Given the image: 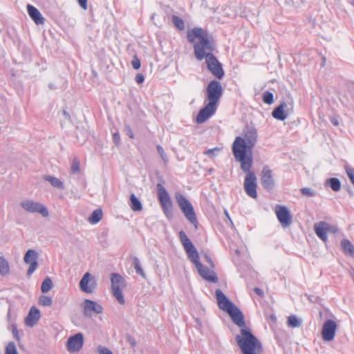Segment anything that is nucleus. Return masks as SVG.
<instances>
[{"label":"nucleus","mask_w":354,"mask_h":354,"mask_svg":"<svg viewBox=\"0 0 354 354\" xmlns=\"http://www.w3.org/2000/svg\"><path fill=\"white\" fill-rule=\"evenodd\" d=\"M257 132L255 129L246 128L243 136H236L233 142L232 150L241 170L246 173L243 182L245 193L252 198H257V177L251 171L253 165L252 150L257 142Z\"/></svg>","instance_id":"f257e3e1"},{"label":"nucleus","mask_w":354,"mask_h":354,"mask_svg":"<svg viewBox=\"0 0 354 354\" xmlns=\"http://www.w3.org/2000/svg\"><path fill=\"white\" fill-rule=\"evenodd\" d=\"M187 37L189 42L193 44L196 58L199 61L205 58L210 73L218 80H221L225 73L221 64L212 54L214 46L212 37L203 28H194L187 32Z\"/></svg>","instance_id":"f03ea898"},{"label":"nucleus","mask_w":354,"mask_h":354,"mask_svg":"<svg viewBox=\"0 0 354 354\" xmlns=\"http://www.w3.org/2000/svg\"><path fill=\"white\" fill-rule=\"evenodd\" d=\"M181 243L190 261L195 265L199 274L205 280L216 283L218 278L212 269L203 266L199 261L198 253L190 239L183 231L179 232Z\"/></svg>","instance_id":"7ed1b4c3"},{"label":"nucleus","mask_w":354,"mask_h":354,"mask_svg":"<svg viewBox=\"0 0 354 354\" xmlns=\"http://www.w3.org/2000/svg\"><path fill=\"white\" fill-rule=\"evenodd\" d=\"M215 295L218 307L227 313L235 324L239 327H245L243 315L240 310L226 297L220 289L216 290Z\"/></svg>","instance_id":"20e7f679"},{"label":"nucleus","mask_w":354,"mask_h":354,"mask_svg":"<svg viewBox=\"0 0 354 354\" xmlns=\"http://www.w3.org/2000/svg\"><path fill=\"white\" fill-rule=\"evenodd\" d=\"M236 340L243 354H260L262 351L261 344L248 329L242 328Z\"/></svg>","instance_id":"39448f33"},{"label":"nucleus","mask_w":354,"mask_h":354,"mask_svg":"<svg viewBox=\"0 0 354 354\" xmlns=\"http://www.w3.org/2000/svg\"><path fill=\"white\" fill-rule=\"evenodd\" d=\"M175 198L185 218L197 228L198 220L192 204L180 193L175 194Z\"/></svg>","instance_id":"423d86ee"},{"label":"nucleus","mask_w":354,"mask_h":354,"mask_svg":"<svg viewBox=\"0 0 354 354\" xmlns=\"http://www.w3.org/2000/svg\"><path fill=\"white\" fill-rule=\"evenodd\" d=\"M111 282L113 295L120 304L124 305L125 299L122 295V288L126 286L124 279L118 273H112Z\"/></svg>","instance_id":"0eeeda50"},{"label":"nucleus","mask_w":354,"mask_h":354,"mask_svg":"<svg viewBox=\"0 0 354 354\" xmlns=\"http://www.w3.org/2000/svg\"><path fill=\"white\" fill-rule=\"evenodd\" d=\"M206 93L208 102L218 106L219 100L223 95L221 84L216 80L211 81L206 88Z\"/></svg>","instance_id":"6e6552de"},{"label":"nucleus","mask_w":354,"mask_h":354,"mask_svg":"<svg viewBox=\"0 0 354 354\" xmlns=\"http://www.w3.org/2000/svg\"><path fill=\"white\" fill-rule=\"evenodd\" d=\"M157 191L158 200L163 212L167 218H169L172 214L173 204L171 199L165 188L160 183L157 185Z\"/></svg>","instance_id":"1a4fd4ad"},{"label":"nucleus","mask_w":354,"mask_h":354,"mask_svg":"<svg viewBox=\"0 0 354 354\" xmlns=\"http://www.w3.org/2000/svg\"><path fill=\"white\" fill-rule=\"evenodd\" d=\"M274 213L283 228H287L292 224V216L287 207L277 205L274 207Z\"/></svg>","instance_id":"9d476101"},{"label":"nucleus","mask_w":354,"mask_h":354,"mask_svg":"<svg viewBox=\"0 0 354 354\" xmlns=\"http://www.w3.org/2000/svg\"><path fill=\"white\" fill-rule=\"evenodd\" d=\"M314 230L318 237L323 241H327L328 232L335 233L337 230L336 227L330 225L324 221L315 223L314 225Z\"/></svg>","instance_id":"9b49d317"},{"label":"nucleus","mask_w":354,"mask_h":354,"mask_svg":"<svg viewBox=\"0 0 354 354\" xmlns=\"http://www.w3.org/2000/svg\"><path fill=\"white\" fill-rule=\"evenodd\" d=\"M21 207L30 213H39L44 216V205L31 199H26L20 203Z\"/></svg>","instance_id":"f8f14e48"},{"label":"nucleus","mask_w":354,"mask_h":354,"mask_svg":"<svg viewBox=\"0 0 354 354\" xmlns=\"http://www.w3.org/2000/svg\"><path fill=\"white\" fill-rule=\"evenodd\" d=\"M337 324L332 319L326 320L322 328V335L324 341H331L334 339L337 330Z\"/></svg>","instance_id":"ddd939ff"},{"label":"nucleus","mask_w":354,"mask_h":354,"mask_svg":"<svg viewBox=\"0 0 354 354\" xmlns=\"http://www.w3.org/2000/svg\"><path fill=\"white\" fill-rule=\"evenodd\" d=\"M84 344V337L81 333L70 337L66 343V348L69 352L79 351Z\"/></svg>","instance_id":"4468645a"},{"label":"nucleus","mask_w":354,"mask_h":354,"mask_svg":"<svg viewBox=\"0 0 354 354\" xmlns=\"http://www.w3.org/2000/svg\"><path fill=\"white\" fill-rule=\"evenodd\" d=\"M216 105L207 103L202 109L200 110L196 117V122L199 124L205 122L211 116H212L217 109Z\"/></svg>","instance_id":"2eb2a0df"},{"label":"nucleus","mask_w":354,"mask_h":354,"mask_svg":"<svg viewBox=\"0 0 354 354\" xmlns=\"http://www.w3.org/2000/svg\"><path fill=\"white\" fill-rule=\"evenodd\" d=\"M261 182L265 189H271L274 187L272 171L268 166L263 167L261 174Z\"/></svg>","instance_id":"dca6fc26"},{"label":"nucleus","mask_w":354,"mask_h":354,"mask_svg":"<svg viewBox=\"0 0 354 354\" xmlns=\"http://www.w3.org/2000/svg\"><path fill=\"white\" fill-rule=\"evenodd\" d=\"M37 253L33 250H29L25 254L24 260L26 263L30 264L27 272L28 275L32 274L37 268Z\"/></svg>","instance_id":"f3484780"},{"label":"nucleus","mask_w":354,"mask_h":354,"mask_svg":"<svg viewBox=\"0 0 354 354\" xmlns=\"http://www.w3.org/2000/svg\"><path fill=\"white\" fill-rule=\"evenodd\" d=\"M80 287L83 292L86 293H91L93 291L95 287V281L90 273L86 272L83 276L80 281Z\"/></svg>","instance_id":"a211bd4d"},{"label":"nucleus","mask_w":354,"mask_h":354,"mask_svg":"<svg viewBox=\"0 0 354 354\" xmlns=\"http://www.w3.org/2000/svg\"><path fill=\"white\" fill-rule=\"evenodd\" d=\"M102 310V306L96 301L89 299L84 301V313L85 315L91 316L93 313L100 314Z\"/></svg>","instance_id":"6ab92c4d"},{"label":"nucleus","mask_w":354,"mask_h":354,"mask_svg":"<svg viewBox=\"0 0 354 354\" xmlns=\"http://www.w3.org/2000/svg\"><path fill=\"white\" fill-rule=\"evenodd\" d=\"M26 8L28 15L35 24L41 25L44 23V18L38 9L30 4H28Z\"/></svg>","instance_id":"aec40b11"},{"label":"nucleus","mask_w":354,"mask_h":354,"mask_svg":"<svg viewBox=\"0 0 354 354\" xmlns=\"http://www.w3.org/2000/svg\"><path fill=\"white\" fill-rule=\"evenodd\" d=\"M40 316L39 310L36 307L32 306L25 318V324L28 326L32 327L37 324Z\"/></svg>","instance_id":"412c9836"},{"label":"nucleus","mask_w":354,"mask_h":354,"mask_svg":"<svg viewBox=\"0 0 354 354\" xmlns=\"http://www.w3.org/2000/svg\"><path fill=\"white\" fill-rule=\"evenodd\" d=\"M286 103L283 102L275 108L272 113L273 118L279 120H284L287 118V113H286Z\"/></svg>","instance_id":"4be33fe9"},{"label":"nucleus","mask_w":354,"mask_h":354,"mask_svg":"<svg viewBox=\"0 0 354 354\" xmlns=\"http://www.w3.org/2000/svg\"><path fill=\"white\" fill-rule=\"evenodd\" d=\"M341 246L346 254L354 256V246L351 241L347 239H343L341 242Z\"/></svg>","instance_id":"5701e85b"},{"label":"nucleus","mask_w":354,"mask_h":354,"mask_svg":"<svg viewBox=\"0 0 354 354\" xmlns=\"http://www.w3.org/2000/svg\"><path fill=\"white\" fill-rule=\"evenodd\" d=\"M302 321L296 315H290L287 319V325L290 328H298L301 325Z\"/></svg>","instance_id":"b1692460"},{"label":"nucleus","mask_w":354,"mask_h":354,"mask_svg":"<svg viewBox=\"0 0 354 354\" xmlns=\"http://www.w3.org/2000/svg\"><path fill=\"white\" fill-rule=\"evenodd\" d=\"M130 201H131V208L132 210L135 212L141 211L142 209V204L138 198L135 196V194H132L130 196Z\"/></svg>","instance_id":"393cba45"},{"label":"nucleus","mask_w":354,"mask_h":354,"mask_svg":"<svg viewBox=\"0 0 354 354\" xmlns=\"http://www.w3.org/2000/svg\"><path fill=\"white\" fill-rule=\"evenodd\" d=\"M10 272L8 261L3 257H0V274L2 276L8 275Z\"/></svg>","instance_id":"a878e982"},{"label":"nucleus","mask_w":354,"mask_h":354,"mask_svg":"<svg viewBox=\"0 0 354 354\" xmlns=\"http://www.w3.org/2000/svg\"><path fill=\"white\" fill-rule=\"evenodd\" d=\"M102 209H97L93 211L91 216L88 218V221L92 224H95L102 220Z\"/></svg>","instance_id":"bb28decb"},{"label":"nucleus","mask_w":354,"mask_h":354,"mask_svg":"<svg viewBox=\"0 0 354 354\" xmlns=\"http://www.w3.org/2000/svg\"><path fill=\"white\" fill-rule=\"evenodd\" d=\"M327 184L335 192H337L341 188V183L338 178H331L327 180Z\"/></svg>","instance_id":"cd10ccee"},{"label":"nucleus","mask_w":354,"mask_h":354,"mask_svg":"<svg viewBox=\"0 0 354 354\" xmlns=\"http://www.w3.org/2000/svg\"><path fill=\"white\" fill-rule=\"evenodd\" d=\"M46 180L50 182V184L55 187L59 189H64V187L63 183L57 178L53 176H46Z\"/></svg>","instance_id":"c85d7f7f"},{"label":"nucleus","mask_w":354,"mask_h":354,"mask_svg":"<svg viewBox=\"0 0 354 354\" xmlns=\"http://www.w3.org/2000/svg\"><path fill=\"white\" fill-rule=\"evenodd\" d=\"M172 22L174 23V26L180 30L185 29V23L183 20L179 17L176 15L172 16Z\"/></svg>","instance_id":"c756f323"},{"label":"nucleus","mask_w":354,"mask_h":354,"mask_svg":"<svg viewBox=\"0 0 354 354\" xmlns=\"http://www.w3.org/2000/svg\"><path fill=\"white\" fill-rule=\"evenodd\" d=\"M263 102L268 104H271L274 102V95L270 91H266L263 94Z\"/></svg>","instance_id":"7c9ffc66"},{"label":"nucleus","mask_w":354,"mask_h":354,"mask_svg":"<svg viewBox=\"0 0 354 354\" xmlns=\"http://www.w3.org/2000/svg\"><path fill=\"white\" fill-rule=\"evenodd\" d=\"M133 267H134L136 272L138 274H140V275H141L142 277H145L144 271L142 269V268L140 266V264L139 259L137 257H134L133 259Z\"/></svg>","instance_id":"2f4dec72"},{"label":"nucleus","mask_w":354,"mask_h":354,"mask_svg":"<svg viewBox=\"0 0 354 354\" xmlns=\"http://www.w3.org/2000/svg\"><path fill=\"white\" fill-rule=\"evenodd\" d=\"M71 172L73 174L77 173L80 171V162L77 158H73L71 167Z\"/></svg>","instance_id":"473e14b6"},{"label":"nucleus","mask_w":354,"mask_h":354,"mask_svg":"<svg viewBox=\"0 0 354 354\" xmlns=\"http://www.w3.org/2000/svg\"><path fill=\"white\" fill-rule=\"evenodd\" d=\"M222 147H214L213 149H208L204 152V154L207 155L210 158H213L216 155V153L222 150Z\"/></svg>","instance_id":"72a5a7b5"},{"label":"nucleus","mask_w":354,"mask_h":354,"mask_svg":"<svg viewBox=\"0 0 354 354\" xmlns=\"http://www.w3.org/2000/svg\"><path fill=\"white\" fill-rule=\"evenodd\" d=\"M6 354H18L14 342H10L6 346Z\"/></svg>","instance_id":"f704fd0d"},{"label":"nucleus","mask_w":354,"mask_h":354,"mask_svg":"<svg viewBox=\"0 0 354 354\" xmlns=\"http://www.w3.org/2000/svg\"><path fill=\"white\" fill-rule=\"evenodd\" d=\"M131 65L134 69H139L140 67V59L135 56L131 62Z\"/></svg>","instance_id":"c9c22d12"},{"label":"nucleus","mask_w":354,"mask_h":354,"mask_svg":"<svg viewBox=\"0 0 354 354\" xmlns=\"http://www.w3.org/2000/svg\"><path fill=\"white\" fill-rule=\"evenodd\" d=\"M346 173L350 178V180L353 184H354V169L353 168H346Z\"/></svg>","instance_id":"e433bc0d"},{"label":"nucleus","mask_w":354,"mask_h":354,"mask_svg":"<svg viewBox=\"0 0 354 354\" xmlns=\"http://www.w3.org/2000/svg\"><path fill=\"white\" fill-rule=\"evenodd\" d=\"M156 148H157V151H158V153L160 154V156H161L162 159L165 162L167 156H166V154L165 153L163 148L160 145H158L156 147Z\"/></svg>","instance_id":"4c0bfd02"},{"label":"nucleus","mask_w":354,"mask_h":354,"mask_svg":"<svg viewBox=\"0 0 354 354\" xmlns=\"http://www.w3.org/2000/svg\"><path fill=\"white\" fill-rule=\"evenodd\" d=\"M301 192L304 194V195H306V196H313V191L310 189V188H307V187H304L301 189Z\"/></svg>","instance_id":"58836bf2"},{"label":"nucleus","mask_w":354,"mask_h":354,"mask_svg":"<svg viewBox=\"0 0 354 354\" xmlns=\"http://www.w3.org/2000/svg\"><path fill=\"white\" fill-rule=\"evenodd\" d=\"M98 351L100 354H113L110 350L103 346H99Z\"/></svg>","instance_id":"ea45409f"},{"label":"nucleus","mask_w":354,"mask_h":354,"mask_svg":"<svg viewBox=\"0 0 354 354\" xmlns=\"http://www.w3.org/2000/svg\"><path fill=\"white\" fill-rule=\"evenodd\" d=\"M53 286V283L50 279L46 278V292L50 290Z\"/></svg>","instance_id":"a19ab883"},{"label":"nucleus","mask_w":354,"mask_h":354,"mask_svg":"<svg viewBox=\"0 0 354 354\" xmlns=\"http://www.w3.org/2000/svg\"><path fill=\"white\" fill-rule=\"evenodd\" d=\"M88 0H77L80 6L84 10L87 9Z\"/></svg>","instance_id":"79ce46f5"},{"label":"nucleus","mask_w":354,"mask_h":354,"mask_svg":"<svg viewBox=\"0 0 354 354\" xmlns=\"http://www.w3.org/2000/svg\"><path fill=\"white\" fill-rule=\"evenodd\" d=\"M145 80V77L142 74L139 73L136 76V81L138 84H142Z\"/></svg>","instance_id":"37998d69"},{"label":"nucleus","mask_w":354,"mask_h":354,"mask_svg":"<svg viewBox=\"0 0 354 354\" xmlns=\"http://www.w3.org/2000/svg\"><path fill=\"white\" fill-rule=\"evenodd\" d=\"M12 334L14 335V337L17 339H19V331L17 328V327L15 326H12Z\"/></svg>","instance_id":"c03bdc74"},{"label":"nucleus","mask_w":354,"mask_h":354,"mask_svg":"<svg viewBox=\"0 0 354 354\" xmlns=\"http://www.w3.org/2000/svg\"><path fill=\"white\" fill-rule=\"evenodd\" d=\"M126 130H127V134L128 135V136L130 138H134V134L133 133V131L132 129H131L130 127H126Z\"/></svg>","instance_id":"a18cd8bd"},{"label":"nucleus","mask_w":354,"mask_h":354,"mask_svg":"<svg viewBox=\"0 0 354 354\" xmlns=\"http://www.w3.org/2000/svg\"><path fill=\"white\" fill-rule=\"evenodd\" d=\"M254 292L258 295H259L260 297H263V292L262 290H261L260 288H255L254 289Z\"/></svg>","instance_id":"49530a36"},{"label":"nucleus","mask_w":354,"mask_h":354,"mask_svg":"<svg viewBox=\"0 0 354 354\" xmlns=\"http://www.w3.org/2000/svg\"><path fill=\"white\" fill-rule=\"evenodd\" d=\"M52 304V299L50 297H46V306H51Z\"/></svg>","instance_id":"de8ad7c7"},{"label":"nucleus","mask_w":354,"mask_h":354,"mask_svg":"<svg viewBox=\"0 0 354 354\" xmlns=\"http://www.w3.org/2000/svg\"><path fill=\"white\" fill-rule=\"evenodd\" d=\"M113 138L115 142H119L120 136L118 133H114Z\"/></svg>","instance_id":"09e8293b"},{"label":"nucleus","mask_w":354,"mask_h":354,"mask_svg":"<svg viewBox=\"0 0 354 354\" xmlns=\"http://www.w3.org/2000/svg\"><path fill=\"white\" fill-rule=\"evenodd\" d=\"M39 304L40 305L44 306V297L43 296H41L39 298Z\"/></svg>","instance_id":"8fccbe9b"},{"label":"nucleus","mask_w":354,"mask_h":354,"mask_svg":"<svg viewBox=\"0 0 354 354\" xmlns=\"http://www.w3.org/2000/svg\"><path fill=\"white\" fill-rule=\"evenodd\" d=\"M44 281L41 283V291L42 293H44Z\"/></svg>","instance_id":"3c124183"},{"label":"nucleus","mask_w":354,"mask_h":354,"mask_svg":"<svg viewBox=\"0 0 354 354\" xmlns=\"http://www.w3.org/2000/svg\"><path fill=\"white\" fill-rule=\"evenodd\" d=\"M351 277H352V279L354 280V270L351 272Z\"/></svg>","instance_id":"603ef678"},{"label":"nucleus","mask_w":354,"mask_h":354,"mask_svg":"<svg viewBox=\"0 0 354 354\" xmlns=\"http://www.w3.org/2000/svg\"><path fill=\"white\" fill-rule=\"evenodd\" d=\"M209 263L211 264L212 267L213 268V267H214V265H213V263H212V260L209 259Z\"/></svg>","instance_id":"864d4df0"},{"label":"nucleus","mask_w":354,"mask_h":354,"mask_svg":"<svg viewBox=\"0 0 354 354\" xmlns=\"http://www.w3.org/2000/svg\"><path fill=\"white\" fill-rule=\"evenodd\" d=\"M351 5L354 7V0H351Z\"/></svg>","instance_id":"5fc2aeb1"},{"label":"nucleus","mask_w":354,"mask_h":354,"mask_svg":"<svg viewBox=\"0 0 354 354\" xmlns=\"http://www.w3.org/2000/svg\"><path fill=\"white\" fill-rule=\"evenodd\" d=\"M225 214H226V216L228 217L229 220L232 222L231 219H230V217H229L228 213H227V212H225Z\"/></svg>","instance_id":"6e6d98bb"},{"label":"nucleus","mask_w":354,"mask_h":354,"mask_svg":"<svg viewBox=\"0 0 354 354\" xmlns=\"http://www.w3.org/2000/svg\"><path fill=\"white\" fill-rule=\"evenodd\" d=\"M334 124L337 125L338 124V122H334Z\"/></svg>","instance_id":"4d7b16f0"},{"label":"nucleus","mask_w":354,"mask_h":354,"mask_svg":"<svg viewBox=\"0 0 354 354\" xmlns=\"http://www.w3.org/2000/svg\"><path fill=\"white\" fill-rule=\"evenodd\" d=\"M272 319H276V317H274L273 316H272Z\"/></svg>","instance_id":"13d9d810"},{"label":"nucleus","mask_w":354,"mask_h":354,"mask_svg":"<svg viewBox=\"0 0 354 354\" xmlns=\"http://www.w3.org/2000/svg\"><path fill=\"white\" fill-rule=\"evenodd\" d=\"M272 319H276V317H274L273 316H272Z\"/></svg>","instance_id":"bf43d9fd"}]
</instances>
